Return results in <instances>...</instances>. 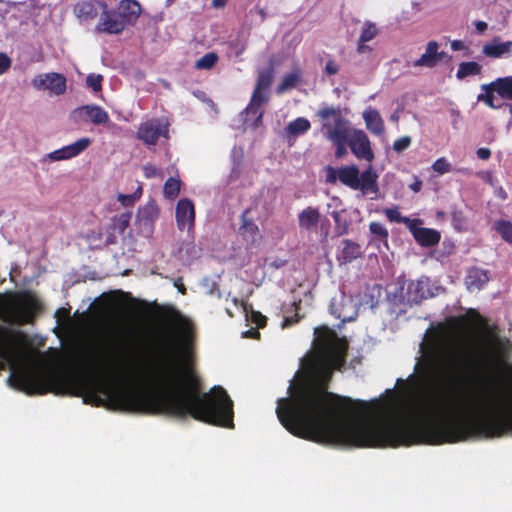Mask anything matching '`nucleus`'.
Masks as SVG:
<instances>
[{"mask_svg": "<svg viewBox=\"0 0 512 512\" xmlns=\"http://www.w3.org/2000/svg\"><path fill=\"white\" fill-rule=\"evenodd\" d=\"M170 125V119L165 116L146 119L139 124L137 138L145 145L154 146L159 138L169 139Z\"/></svg>", "mask_w": 512, "mask_h": 512, "instance_id": "6e6552de", "label": "nucleus"}, {"mask_svg": "<svg viewBox=\"0 0 512 512\" xmlns=\"http://www.w3.org/2000/svg\"><path fill=\"white\" fill-rule=\"evenodd\" d=\"M125 27V21L122 19L119 12L104 10L96 26V30L108 34H119Z\"/></svg>", "mask_w": 512, "mask_h": 512, "instance_id": "f3484780", "label": "nucleus"}, {"mask_svg": "<svg viewBox=\"0 0 512 512\" xmlns=\"http://www.w3.org/2000/svg\"><path fill=\"white\" fill-rule=\"evenodd\" d=\"M361 304L362 303L355 301L351 296L341 292L333 297L330 305V312L336 318L345 323L356 318L358 306Z\"/></svg>", "mask_w": 512, "mask_h": 512, "instance_id": "9b49d317", "label": "nucleus"}, {"mask_svg": "<svg viewBox=\"0 0 512 512\" xmlns=\"http://www.w3.org/2000/svg\"><path fill=\"white\" fill-rule=\"evenodd\" d=\"M332 216L337 224H340L341 221V212L339 211H333Z\"/></svg>", "mask_w": 512, "mask_h": 512, "instance_id": "052dcab7", "label": "nucleus"}, {"mask_svg": "<svg viewBox=\"0 0 512 512\" xmlns=\"http://www.w3.org/2000/svg\"><path fill=\"white\" fill-rule=\"evenodd\" d=\"M38 299L31 293L0 296V318L9 324L22 325L32 321L39 309Z\"/></svg>", "mask_w": 512, "mask_h": 512, "instance_id": "39448f33", "label": "nucleus"}, {"mask_svg": "<svg viewBox=\"0 0 512 512\" xmlns=\"http://www.w3.org/2000/svg\"><path fill=\"white\" fill-rule=\"evenodd\" d=\"M228 0H213L212 6L215 8H221L226 5Z\"/></svg>", "mask_w": 512, "mask_h": 512, "instance_id": "bf43d9fd", "label": "nucleus"}, {"mask_svg": "<svg viewBox=\"0 0 512 512\" xmlns=\"http://www.w3.org/2000/svg\"><path fill=\"white\" fill-rule=\"evenodd\" d=\"M422 188V182L419 179H416L411 185L410 189L414 192H419Z\"/></svg>", "mask_w": 512, "mask_h": 512, "instance_id": "6e6d98bb", "label": "nucleus"}, {"mask_svg": "<svg viewBox=\"0 0 512 512\" xmlns=\"http://www.w3.org/2000/svg\"><path fill=\"white\" fill-rule=\"evenodd\" d=\"M240 229L246 240L255 242L259 238L258 226L251 221L243 220V224Z\"/></svg>", "mask_w": 512, "mask_h": 512, "instance_id": "f704fd0d", "label": "nucleus"}, {"mask_svg": "<svg viewBox=\"0 0 512 512\" xmlns=\"http://www.w3.org/2000/svg\"><path fill=\"white\" fill-rule=\"evenodd\" d=\"M332 144L336 147L335 156L337 158H342L347 152L346 144H348V141L347 140H339V141L332 142Z\"/></svg>", "mask_w": 512, "mask_h": 512, "instance_id": "de8ad7c7", "label": "nucleus"}, {"mask_svg": "<svg viewBox=\"0 0 512 512\" xmlns=\"http://www.w3.org/2000/svg\"><path fill=\"white\" fill-rule=\"evenodd\" d=\"M391 119H392V120H394V121H397V120H398V117H397V115L393 114V115L391 116Z\"/></svg>", "mask_w": 512, "mask_h": 512, "instance_id": "680f3d73", "label": "nucleus"}, {"mask_svg": "<svg viewBox=\"0 0 512 512\" xmlns=\"http://www.w3.org/2000/svg\"><path fill=\"white\" fill-rule=\"evenodd\" d=\"M324 71L327 75H335L339 71V64L336 61L329 59L326 62Z\"/></svg>", "mask_w": 512, "mask_h": 512, "instance_id": "8fccbe9b", "label": "nucleus"}, {"mask_svg": "<svg viewBox=\"0 0 512 512\" xmlns=\"http://www.w3.org/2000/svg\"><path fill=\"white\" fill-rule=\"evenodd\" d=\"M384 214L389 219V221L404 223L407 226V228H409L414 221V219L402 216L398 207L386 208L384 210Z\"/></svg>", "mask_w": 512, "mask_h": 512, "instance_id": "72a5a7b5", "label": "nucleus"}, {"mask_svg": "<svg viewBox=\"0 0 512 512\" xmlns=\"http://www.w3.org/2000/svg\"><path fill=\"white\" fill-rule=\"evenodd\" d=\"M74 121H90L95 125L107 124L109 121L108 113L98 105H84L76 108L72 112Z\"/></svg>", "mask_w": 512, "mask_h": 512, "instance_id": "dca6fc26", "label": "nucleus"}, {"mask_svg": "<svg viewBox=\"0 0 512 512\" xmlns=\"http://www.w3.org/2000/svg\"><path fill=\"white\" fill-rule=\"evenodd\" d=\"M300 77H301V73L298 70L293 71L290 74L286 75L282 79L280 85L278 86V92L283 93V92H286V91L292 89L293 87H295L298 84V82L300 81Z\"/></svg>", "mask_w": 512, "mask_h": 512, "instance_id": "7c9ffc66", "label": "nucleus"}, {"mask_svg": "<svg viewBox=\"0 0 512 512\" xmlns=\"http://www.w3.org/2000/svg\"><path fill=\"white\" fill-rule=\"evenodd\" d=\"M469 357L455 344L433 343L416 374L382 398L356 402V446L442 444L512 432V389L479 384L454 392Z\"/></svg>", "mask_w": 512, "mask_h": 512, "instance_id": "f257e3e1", "label": "nucleus"}, {"mask_svg": "<svg viewBox=\"0 0 512 512\" xmlns=\"http://www.w3.org/2000/svg\"><path fill=\"white\" fill-rule=\"evenodd\" d=\"M176 224L180 231L191 232L195 224V207L188 198L180 199L175 208Z\"/></svg>", "mask_w": 512, "mask_h": 512, "instance_id": "2eb2a0df", "label": "nucleus"}, {"mask_svg": "<svg viewBox=\"0 0 512 512\" xmlns=\"http://www.w3.org/2000/svg\"><path fill=\"white\" fill-rule=\"evenodd\" d=\"M482 70V66L478 64L477 62L470 61V62H462L458 66V70L456 73V77L459 80H462L469 76H475L480 74Z\"/></svg>", "mask_w": 512, "mask_h": 512, "instance_id": "cd10ccee", "label": "nucleus"}, {"mask_svg": "<svg viewBox=\"0 0 512 512\" xmlns=\"http://www.w3.org/2000/svg\"><path fill=\"white\" fill-rule=\"evenodd\" d=\"M118 11L127 26L137 21L142 13V7L136 0H122L118 5Z\"/></svg>", "mask_w": 512, "mask_h": 512, "instance_id": "412c9836", "label": "nucleus"}, {"mask_svg": "<svg viewBox=\"0 0 512 512\" xmlns=\"http://www.w3.org/2000/svg\"><path fill=\"white\" fill-rule=\"evenodd\" d=\"M3 2V0H0V3Z\"/></svg>", "mask_w": 512, "mask_h": 512, "instance_id": "0e129e2a", "label": "nucleus"}, {"mask_svg": "<svg viewBox=\"0 0 512 512\" xmlns=\"http://www.w3.org/2000/svg\"><path fill=\"white\" fill-rule=\"evenodd\" d=\"M142 171H143L145 178H147V179H152V178L161 179L163 177L162 170L151 163H147V164L143 165Z\"/></svg>", "mask_w": 512, "mask_h": 512, "instance_id": "79ce46f5", "label": "nucleus"}, {"mask_svg": "<svg viewBox=\"0 0 512 512\" xmlns=\"http://www.w3.org/2000/svg\"><path fill=\"white\" fill-rule=\"evenodd\" d=\"M90 144L91 140L89 138H80L72 144L63 146L46 154L43 158V162L51 163L72 159L86 150Z\"/></svg>", "mask_w": 512, "mask_h": 512, "instance_id": "4468645a", "label": "nucleus"}, {"mask_svg": "<svg viewBox=\"0 0 512 512\" xmlns=\"http://www.w3.org/2000/svg\"><path fill=\"white\" fill-rule=\"evenodd\" d=\"M103 77L100 74L91 73L86 78V84L94 92H100L102 89Z\"/></svg>", "mask_w": 512, "mask_h": 512, "instance_id": "a19ab883", "label": "nucleus"}, {"mask_svg": "<svg viewBox=\"0 0 512 512\" xmlns=\"http://www.w3.org/2000/svg\"><path fill=\"white\" fill-rule=\"evenodd\" d=\"M359 51H360V52H362V51H363V46H362V45H360V46H359Z\"/></svg>", "mask_w": 512, "mask_h": 512, "instance_id": "e2e57ef3", "label": "nucleus"}, {"mask_svg": "<svg viewBox=\"0 0 512 512\" xmlns=\"http://www.w3.org/2000/svg\"><path fill=\"white\" fill-rule=\"evenodd\" d=\"M476 154L481 160H488L491 156V151L488 148L482 147L477 149Z\"/></svg>", "mask_w": 512, "mask_h": 512, "instance_id": "3c124183", "label": "nucleus"}, {"mask_svg": "<svg viewBox=\"0 0 512 512\" xmlns=\"http://www.w3.org/2000/svg\"><path fill=\"white\" fill-rule=\"evenodd\" d=\"M272 78L273 73L270 70L259 73L256 87L248 104V112H253L255 114L256 121L258 122L264 113L262 106L268 101L269 98L268 90L272 82Z\"/></svg>", "mask_w": 512, "mask_h": 512, "instance_id": "9d476101", "label": "nucleus"}, {"mask_svg": "<svg viewBox=\"0 0 512 512\" xmlns=\"http://www.w3.org/2000/svg\"><path fill=\"white\" fill-rule=\"evenodd\" d=\"M131 219L130 213L120 214L112 219L113 230L118 233H123L126 228L129 226Z\"/></svg>", "mask_w": 512, "mask_h": 512, "instance_id": "e433bc0d", "label": "nucleus"}, {"mask_svg": "<svg viewBox=\"0 0 512 512\" xmlns=\"http://www.w3.org/2000/svg\"><path fill=\"white\" fill-rule=\"evenodd\" d=\"M320 220V213L317 209L307 207L299 214V225L301 228L310 230L317 226Z\"/></svg>", "mask_w": 512, "mask_h": 512, "instance_id": "a878e982", "label": "nucleus"}, {"mask_svg": "<svg viewBox=\"0 0 512 512\" xmlns=\"http://www.w3.org/2000/svg\"><path fill=\"white\" fill-rule=\"evenodd\" d=\"M464 48H465V45L461 40H453L451 42V49L454 51L463 50Z\"/></svg>", "mask_w": 512, "mask_h": 512, "instance_id": "864d4df0", "label": "nucleus"}, {"mask_svg": "<svg viewBox=\"0 0 512 512\" xmlns=\"http://www.w3.org/2000/svg\"><path fill=\"white\" fill-rule=\"evenodd\" d=\"M242 335H243V337H245V338H258V337H259V332H258V330H257V329H253V328H251V329H249V330H247V331L243 332V334H242Z\"/></svg>", "mask_w": 512, "mask_h": 512, "instance_id": "603ef678", "label": "nucleus"}, {"mask_svg": "<svg viewBox=\"0 0 512 512\" xmlns=\"http://www.w3.org/2000/svg\"><path fill=\"white\" fill-rule=\"evenodd\" d=\"M160 216V208L155 200L150 199L141 205L136 214V225L140 232L150 236L154 231L155 222Z\"/></svg>", "mask_w": 512, "mask_h": 512, "instance_id": "ddd939ff", "label": "nucleus"}, {"mask_svg": "<svg viewBox=\"0 0 512 512\" xmlns=\"http://www.w3.org/2000/svg\"><path fill=\"white\" fill-rule=\"evenodd\" d=\"M298 321V318H293V317H286L282 323V327H287L289 325H291L292 323H295Z\"/></svg>", "mask_w": 512, "mask_h": 512, "instance_id": "13d9d810", "label": "nucleus"}, {"mask_svg": "<svg viewBox=\"0 0 512 512\" xmlns=\"http://www.w3.org/2000/svg\"><path fill=\"white\" fill-rule=\"evenodd\" d=\"M369 229L372 234L380 237L381 239L386 240L388 238V230L379 222H371Z\"/></svg>", "mask_w": 512, "mask_h": 512, "instance_id": "49530a36", "label": "nucleus"}, {"mask_svg": "<svg viewBox=\"0 0 512 512\" xmlns=\"http://www.w3.org/2000/svg\"><path fill=\"white\" fill-rule=\"evenodd\" d=\"M74 13L83 21L92 19L95 16L94 7L89 2L78 3L74 8Z\"/></svg>", "mask_w": 512, "mask_h": 512, "instance_id": "473e14b6", "label": "nucleus"}, {"mask_svg": "<svg viewBox=\"0 0 512 512\" xmlns=\"http://www.w3.org/2000/svg\"><path fill=\"white\" fill-rule=\"evenodd\" d=\"M310 129V122L308 119L304 117H299L293 121H291L287 128L286 132L292 136H298L304 134Z\"/></svg>", "mask_w": 512, "mask_h": 512, "instance_id": "c85d7f7f", "label": "nucleus"}, {"mask_svg": "<svg viewBox=\"0 0 512 512\" xmlns=\"http://www.w3.org/2000/svg\"><path fill=\"white\" fill-rule=\"evenodd\" d=\"M353 155L359 159L367 162H372L375 158L371 141L368 135L361 129L354 128L350 132V136L347 139Z\"/></svg>", "mask_w": 512, "mask_h": 512, "instance_id": "f8f14e48", "label": "nucleus"}, {"mask_svg": "<svg viewBox=\"0 0 512 512\" xmlns=\"http://www.w3.org/2000/svg\"><path fill=\"white\" fill-rule=\"evenodd\" d=\"M244 157L243 149L240 147H234L231 151L232 168L228 177L229 183H235L239 180L242 174L241 162Z\"/></svg>", "mask_w": 512, "mask_h": 512, "instance_id": "b1692460", "label": "nucleus"}, {"mask_svg": "<svg viewBox=\"0 0 512 512\" xmlns=\"http://www.w3.org/2000/svg\"><path fill=\"white\" fill-rule=\"evenodd\" d=\"M0 360L9 366V385L26 393L37 391L57 373L51 359L25 348L20 334L0 332Z\"/></svg>", "mask_w": 512, "mask_h": 512, "instance_id": "7ed1b4c3", "label": "nucleus"}, {"mask_svg": "<svg viewBox=\"0 0 512 512\" xmlns=\"http://www.w3.org/2000/svg\"><path fill=\"white\" fill-rule=\"evenodd\" d=\"M431 168L438 175H443V174L449 173L452 170V166H451L450 162L444 157H441V158H438L437 160H435L434 163L432 164Z\"/></svg>", "mask_w": 512, "mask_h": 512, "instance_id": "58836bf2", "label": "nucleus"}, {"mask_svg": "<svg viewBox=\"0 0 512 512\" xmlns=\"http://www.w3.org/2000/svg\"><path fill=\"white\" fill-rule=\"evenodd\" d=\"M474 25H475L477 32H479V33L485 32L488 27L487 23L484 21H476Z\"/></svg>", "mask_w": 512, "mask_h": 512, "instance_id": "5fc2aeb1", "label": "nucleus"}, {"mask_svg": "<svg viewBox=\"0 0 512 512\" xmlns=\"http://www.w3.org/2000/svg\"><path fill=\"white\" fill-rule=\"evenodd\" d=\"M325 180L329 184L339 181L341 184L352 190L361 191L363 195L378 193V174L372 166H368L362 173L359 168L352 165H345L339 168L327 166L325 168Z\"/></svg>", "mask_w": 512, "mask_h": 512, "instance_id": "20e7f679", "label": "nucleus"}, {"mask_svg": "<svg viewBox=\"0 0 512 512\" xmlns=\"http://www.w3.org/2000/svg\"><path fill=\"white\" fill-rule=\"evenodd\" d=\"M322 122V131L324 136L331 142L347 140L350 132L354 130L348 120H346L340 109L334 107H325L317 112Z\"/></svg>", "mask_w": 512, "mask_h": 512, "instance_id": "423d86ee", "label": "nucleus"}, {"mask_svg": "<svg viewBox=\"0 0 512 512\" xmlns=\"http://www.w3.org/2000/svg\"><path fill=\"white\" fill-rule=\"evenodd\" d=\"M444 56L445 53L439 51V44L436 41H429L425 47L424 53L413 62V66L434 68Z\"/></svg>", "mask_w": 512, "mask_h": 512, "instance_id": "6ab92c4d", "label": "nucleus"}, {"mask_svg": "<svg viewBox=\"0 0 512 512\" xmlns=\"http://www.w3.org/2000/svg\"><path fill=\"white\" fill-rule=\"evenodd\" d=\"M174 285L175 287L179 290L180 293L184 294L185 293V286L182 282L181 279H177L175 282H174Z\"/></svg>", "mask_w": 512, "mask_h": 512, "instance_id": "4d7b16f0", "label": "nucleus"}, {"mask_svg": "<svg viewBox=\"0 0 512 512\" xmlns=\"http://www.w3.org/2000/svg\"><path fill=\"white\" fill-rule=\"evenodd\" d=\"M32 87L50 96H62L67 91L66 77L57 72H46L35 75L31 80Z\"/></svg>", "mask_w": 512, "mask_h": 512, "instance_id": "1a4fd4ad", "label": "nucleus"}, {"mask_svg": "<svg viewBox=\"0 0 512 512\" xmlns=\"http://www.w3.org/2000/svg\"><path fill=\"white\" fill-rule=\"evenodd\" d=\"M377 27L372 23H366L363 26L361 35H360V41L361 42H368L372 40L377 35Z\"/></svg>", "mask_w": 512, "mask_h": 512, "instance_id": "37998d69", "label": "nucleus"}, {"mask_svg": "<svg viewBox=\"0 0 512 512\" xmlns=\"http://www.w3.org/2000/svg\"><path fill=\"white\" fill-rule=\"evenodd\" d=\"M496 231L508 243L512 244V223L509 221L501 220L495 224Z\"/></svg>", "mask_w": 512, "mask_h": 512, "instance_id": "c9c22d12", "label": "nucleus"}, {"mask_svg": "<svg viewBox=\"0 0 512 512\" xmlns=\"http://www.w3.org/2000/svg\"><path fill=\"white\" fill-rule=\"evenodd\" d=\"M241 117L243 118V125L245 129H256L262 125L263 115L260 117L259 122L256 121L255 114L253 112H248V106L241 114Z\"/></svg>", "mask_w": 512, "mask_h": 512, "instance_id": "4c0bfd02", "label": "nucleus"}, {"mask_svg": "<svg viewBox=\"0 0 512 512\" xmlns=\"http://www.w3.org/2000/svg\"><path fill=\"white\" fill-rule=\"evenodd\" d=\"M360 255H361V250H360L359 245H357L356 243H354L352 241L344 240L342 242L341 251L338 254V260L341 263H349L352 260L359 257Z\"/></svg>", "mask_w": 512, "mask_h": 512, "instance_id": "393cba45", "label": "nucleus"}, {"mask_svg": "<svg viewBox=\"0 0 512 512\" xmlns=\"http://www.w3.org/2000/svg\"><path fill=\"white\" fill-rule=\"evenodd\" d=\"M362 118L365 123L366 129L377 137H382L385 135L386 128L384 120L380 114V112L369 106L362 112Z\"/></svg>", "mask_w": 512, "mask_h": 512, "instance_id": "aec40b11", "label": "nucleus"}, {"mask_svg": "<svg viewBox=\"0 0 512 512\" xmlns=\"http://www.w3.org/2000/svg\"><path fill=\"white\" fill-rule=\"evenodd\" d=\"M411 142L412 139L410 136L400 137L394 141L393 150L397 153H401L410 147Z\"/></svg>", "mask_w": 512, "mask_h": 512, "instance_id": "a18cd8bd", "label": "nucleus"}, {"mask_svg": "<svg viewBox=\"0 0 512 512\" xmlns=\"http://www.w3.org/2000/svg\"><path fill=\"white\" fill-rule=\"evenodd\" d=\"M489 281V276L485 270L479 268H472L468 271L466 277L467 289L471 292L479 291Z\"/></svg>", "mask_w": 512, "mask_h": 512, "instance_id": "5701e85b", "label": "nucleus"}, {"mask_svg": "<svg viewBox=\"0 0 512 512\" xmlns=\"http://www.w3.org/2000/svg\"><path fill=\"white\" fill-rule=\"evenodd\" d=\"M11 59L5 53H0V75L6 73L11 67Z\"/></svg>", "mask_w": 512, "mask_h": 512, "instance_id": "09e8293b", "label": "nucleus"}, {"mask_svg": "<svg viewBox=\"0 0 512 512\" xmlns=\"http://www.w3.org/2000/svg\"><path fill=\"white\" fill-rule=\"evenodd\" d=\"M242 308L247 320H250L251 322L255 323L258 328L263 327L265 325L266 318L261 313L251 310L249 315L246 307L242 306Z\"/></svg>", "mask_w": 512, "mask_h": 512, "instance_id": "c03bdc74", "label": "nucleus"}, {"mask_svg": "<svg viewBox=\"0 0 512 512\" xmlns=\"http://www.w3.org/2000/svg\"><path fill=\"white\" fill-rule=\"evenodd\" d=\"M193 328L179 316L167 344L146 363L115 369V385L104 376L87 378L84 402L95 406L113 400L123 409L190 414L200 421L233 427V402L222 387L200 395L193 369Z\"/></svg>", "mask_w": 512, "mask_h": 512, "instance_id": "f03ea898", "label": "nucleus"}, {"mask_svg": "<svg viewBox=\"0 0 512 512\" xmlns=\"http://www.w3.org/2000/svg\"><path fill=\"white\" fill-rule=\"evenodd\" d=\"M422 221L414 219L413 224L408 228L415 240L422 246H433L440 240V233L431 228L421 227Z\"/></svg>", "mask_w": 512, "mask_h": 512, "instance_id": "a211bd4d", "label": "nucleus"}, {"mask_svg": "<svg viewBox=\"0 0 512 512\" xmlns=\"http://www.w3.org/2000/svg\"><path fill=\"white\" fill-rule=\"evenodd\" d=\"M181 181L175 177L166 180L163 186V196L167 200H174L180 193Z\"/></svg>", "mask_w": 512, "mask_h": 512, "instance_id": "c756f323", "label": "nucleus"}, {"mask_svg": "<svg viewBox=\"0 0 512 512\" xmlns=\"http://www.w3.org/2000/svg\"><path fill=\"white\" fill-rule=\"evenodd\" d=\"M428 282L426 280H419L417 282H411L408 286L410 298L413 301H419L423 298L431 296L427 290Z\"/></svg>", "mask_w": 512, "mask_h": 512, "instance_id": "bb28decb", "label": "nucleus"}, {"mask_svg": "<svg viewBox=\"0 0 512 512\" xmlns=\"http://www.w3.org/2000/svg\"><path fill=\"white\" fill-rule=\"evenodd\" d=\"M143 194V188L141 184H138L136 190L132 194H118L117 200L121 205L125 207L133 206Z\"/></svg>", "mask_w": 512, "mask_h": 512, "instance_id": "2f4dec72", "label": "nucleus"}, {"mask_svg": "<svg viewBox=\"0 0 512 512\" xmlns=\"http://www.w3.org/2000/svg\"><path fill=\"white\" fill-rule=\"evenodd\" d=\"M482 93L477 97L479 102L492 109H499L503 103L500 99L512 100V76L499 77L481 86Z\"/></svg>", "mask_w": 512, "mask_h": 512, "instance_id": "0eeeda50", "label": "nucleus"}, {"mask_svg": "<svg viewBox=\"0 0 512 512\" xmlns=\"http://www.w3.org/2000/svg\"><path fill=\"white\" fill-rule=\"evenodd\" d=\"M512 51V41L501 42L498 38L484 44L482 52L490 58L508 57Z\"/></svg>", "mask_w": 512, "mask_h": 512, "instance_id": "4be33fe9", "label": "nucleus"}, {"mask_svg": "<svg viewBox=\"0 0 512 512\" xmlns=\"http://www.w3.org/2000/svg\"><path fill=\"white\" fill-rule=\"evenodd\" d=\"M218 56L215 53H208L201 57L196 62L198 69H210L217 62Z\"/></svg>", "mask_w": 512, "mask_h": 512, "instance_id": "ea45409f", "label": "nucleus"}]
</instances>
